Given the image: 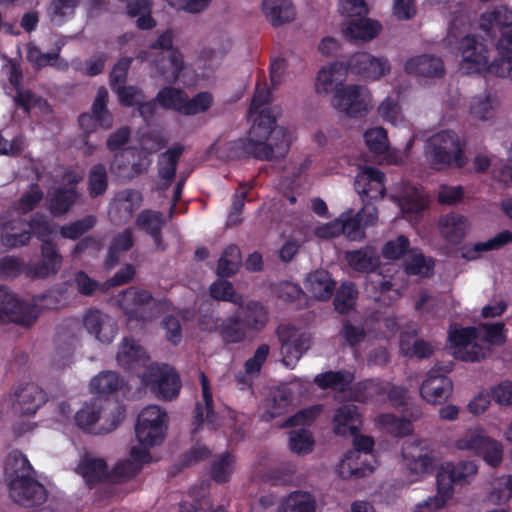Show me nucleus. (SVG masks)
I'll list each match as a JSON object with an SVG mask.
<instances>
[{
	"label": "nucleus",
	"mask_w": 512,
	"mask_h": 512,
	"mask_svg": "<svg viewBox=\"0 0 512 512\" xmlns=\"http://www.w3.org/2000/svg\"><path fill=\"white\" fill-rule=\"evenodd\" d=\"M47 393L35 383L20 385L13 394L12 411L18 416H34L47 402Z\"/></svg>",
	"instance_id": "nucleus-14"
},
{
	"label": "nucleus",
	"mask_w": 512,
	"mask_h": 512,
	"mask_svg": "<svg viewBox=\"0 0 512 512\" xmlns=\"http://www.w3.org/2000/svg\"><path fill=\"white\" fill-rule=\"evenodd\" d=\"M213 104V96L210 92L203 91L194 95L191 99L185 93L180 114L193 116L208 111Z\"/></svg>",
	"instance_id": "nucleus-48"
},
{
	"label": "nucleus",
	"mask_w": 512,
	"mask_h": 512,
	"mask_svg": "<svg viewBox=\"0 0 512 512\" xmlns=\"http://www.w3.org/2000/svg\"><path fill=\"white\" fill-rule=\"evenodd\" d=\"M113 92L117 95L118 101L123 107H137L141 100L145 99L143 90L134 85H120L114 87Z\"/></svg>",
	"instance_id": "nucleus-61"
},
{
	"label": "nucleus",
	"mask_w": 512,
	"mask_h": 512,
	"mask_svg": "<svg viewBox=\"0 0 512 512\" xmlns=\"http://www.w3.org/2000/svg\"><path fill=\"white\" fill-rule=\"evenodd\" d=\"M335 285L330 273L324 269L309 273L305 281L306 289L314 298L322 301L331 298L335 291Z\"/></svg>",
	"instance_id": "nucleus-27"
},
{
	"label": "nucleus",
	"mask_w": 512,
	"mask_h": 512,
	"mask_svg": "<svg viewBox=\"0 0 512 512\" xmlns=\"http://www.w3.org/2000/svg\"><path fill=\"white\" fill-rule=\"evenodd\" d=\"M314 439L311 432L305 428L291 431L289 435V448L298 455H306L313 450Z\"/></svg>",
	"instance_id": "nucleus-58"
},
{
	"label": "nucleus",
	"mask_w": 512,
	"mask_h": 512,
	"mask_svg": "<svg viewBox=\"0 0 512 512\" xmlns=\"http://www.w3.org/2000/svg\"><path fill=\"white\" fill-rule=\"evenodd\" d=\"M31 239V232L27 229L26 220L18 217L9 220L3 225L1 243L8 248L21 247Z\"/></svg>",
	"instance_id": "nucleus-28"
},
{
	"label": "nucleus",
	"mask_w": 512,
	"mask_h": 512,
	"mask_svg": "<svg viewBox=\"0 0 512 512\" xmlns=\"http://www.w3.org/2000/svg\"><path fill=\"white\" fill-rule=\"evenodd\" d=\"M332 422L336 435H356L362 426V416L358 406L344 404L336 409Z\"/></svg>",
	"instance_id": "nucleus-21"
},
{
	"label": "nucleus",
	"mask_w": 512,
	"mask_h": 512,
	"mask_svg": "<svg viewBox=\"0 0 512 512\" xmlns=\"http://www.w3.org/2000/svg\"><path fill=\"white\" fill-rule=\"evenodd\" d=\"M402 456L411 472L425 474L433 470V458L418 444L404 446Z\"/></svg>",
	"instance_id": "nucleus-33"
},
{
	"label": "nucleus",
	"mask_w": 512,
	"mask_h": 512,
	"mask_svg": "<svg viewBox=\"0 0 512 512\" xmlns=\"http://www.w3.org/2000/svg\"><path fill=\"white\" fill-rule=\"evenodd\" d=\"M78 469L89 488H93L98 483L110 481V472L103 459L84 458Z\"/></svg>",
	"instance_id": "nucleus-36"
},
{
	"label": "nucleus",
	"mask_w": 512,
	"mask_h": 512,
	"mask_svg": "<svg viewBox=\"0 0 512 512\" xmlns=\"http://www.w3.org/2000/svg\"><path fill=\"white\" fill-rule=\"evenodd\" d=\"M41 259L25 267L27 276L33 279H46L55 276L61 269L63 257L56 244L44 241L40 247Z\"/></svg>",
	"instance_id": "nucleus-16"
},
{
	"label": "nucleus",
	"mask_w": 512,
	"mask_h": 512,
	"mask_svg": "<svg viewBox=\"0 0 512 512\" xmlns=\"http://www.w3.org/2000/svg\"><path fill=\"white\" fill-rule=\"evenodd\" d=\"M255 114L257 116L253 120L249 135L255 136L258 140L265 141L268 144H273L275 147V141H272V134L282 127L275 126L277 118L272 108L259 109Z\"/></svg>",
	"instance_id": "nucleus-29"
},
{
	"label": "nucleus",
	"mask_w": 512,
	"mask_h": 512,
	"mask_svg": "<svg viewBox=\"0 0 512 512\" xmlns=\"http://www.w3.org/2000/svg\"><path fill=\"white\" fill-rule=\"evenodd\" d=\"M141 471V465L128 459L118 462L110 471V481L115 483L126 482Z\"/></svg>",
	"instance_id": "nucleus-64"
},
{
	"label": "nucleus",
	"mask_w": 512,
	"mask_h": 512,
	"mask_svg": "<svg viewBox=\"0 0 512 512\" xmlns=\"http://www.w3.org/2000/svg\"><path fill=\"white\" fill-rule=\"evenodd\" d=\"M242 323L248 331H261L268 322V311L259 301H249L242 306Z\"/></svg>",
	"instance_id": "nucleus-39"
},
{
	"label": "nucleus",
	"mask_w": 512,
	"mask_h": 512,
	"mask_svg": "<svg viewBox=\"0 0 512 512\" xmlns=\"http://www.w3.org/2000/svg\"><path fill=\"white\" fill-rule=\"evenodd\" d=\"M235 456L229 452H224L213 459L210 465V477L218 483L224 484L230 481L235 470Z\"/></svg>",
	"instance_id": "nucleus-43"
},
{
	"label": "nucleus",
	"mask_w": 512,
	"mask_h": 512,
	"mask_svg": "<svg viewBox=\"0 0 512 512\" xmlns=\"http://www.w3.org/2000/svg\"><path fill=\"white\" fill-rule=\"evenodd\" d=\"M218 334L225 345L240 344L247 338L248 330L242 323L240 312L221 321Z\"/></svg>",
	"instance_id": "nucleus-32"
},
{
	"label": "nucleus",
	"mask_w": 512,
	"mask_h": 512,
	"mask_svg": "<svg viewBox=\"0 0 512 512\" xmlns=\"http://www.w3.org/2000/svg\"><path fill=\"white\" fill-rule=\"evenodd\" d=\"M97 218L94 215H87L79 220L60 227L59 233L62 238L78 240L95 227Z\"/></svg>",
	"instance_id": "nucleus-50"
},
{
	"label": "nucleus",
	"mask_w": 512,
	"mask_h": 512,
	"mask_svg": "<svg viewBox=\"0 0 512 512\" xmlns=\"http://www.w3.org/2000/svg\"><path fill=\"white\" fill-rule=\"evenodd\" d=\"M341 324L338 335L350 348H356L365 340L366 331L363 325H354L349 319H343Z\"/></svg>",
	"instance_id": "nucleus-60"
},
{
	"label": "nucleus",
	"mask_w": 512,
	"mask_h": 512,
	"mask_svg": "<svg viewBox=\"0 0 512 512\" xmlns=\"http://www.w3.org/2000/svg\"><path fill=\"white\" fill-rule=\"evenodd\" d=\"M281 344L282 363L293 369L311 346L310 336L300 332L295 326L281 324L276 330Z\"/></svg>",
	"instance_id": "nucleus-11"
},
{
	"label": "nucleus",
	"mask_w": 512,
	"mask_h": 512,
	"mask_svg": "<svg viewBox=\"0 0 512 512\" xmlns=\"http://www.w3.org/2000/svg\"><path fill=\"white\" fill-rule=\"evenodd\" d=\"M252 187V184L246 182L239 184L232 198L230 212L227 217V225L234 226L241 223L242 218L240 215L243 211L247 194Z\"/></svg>",
	"instance_id": "nucleus-56"
},
{
	"label": "nucleus",
	"mask_w": 512,
	"mask_h": 512,
	"mask_svg": "<svg viewBox=\"0 0 512 512\" xmlns=\"http://www.w3.org/2000/svg\"><path fill=\"white\" fill-rule=\"evenodd\" d=\"M465 142L452 130H441L428 138L425 156L431 167L441 171L450 167L463 168L467 164Z\"/></svg>",
	"instance_id": "nucleus-5"
},
{
	"label": "nucleus",
	"mask_w": 512,
	"mask_h": 512,
	"mask_svg": "<svg viewBox=\"0 0 512 512\" xmlns=\"http://www.w3.org/2000/svg\"><path fill=\"white\" fill-rule=\"evenodd\" d=\"M385 174L376 167H366L356 176L354 186L357 193L369 199H382L386 194Z\"/></svg>",
	"instance_id": "nucleus-19"
},
{
	"label": "nucleus",
	"mask_w": 512,
	"mask_h": 512,
	"mask_svg": "<svg viewBox=\"0 0 512 512\" xmlns=\"http://www.w3.org/2000/svg\"><path fill=\"white\" fill-rule=\"evenodd\" d=\"M174 33L172 29H167L158 38L149 45L150 49L170 51L168 58L171 74L174 80H177L184 70V60L181 51L173 46Z\"/></svg>",
	"instance_id": "nucleus-26"
},
{
	"label": "nucleus",
	"mask_w": 512,
	"mask_h": 512,
	"mask_svg": "<svg viewBox=\"0 0 512 512\" xmlns=\"http://www.w3.org/2000/svg\"><path fill=\"white\" fill-rule=\"evenodd\" d=\"M241 262L240 250L236 245L227 246L218 260L216 273L221 278H228L237 273Z\"/></svg>",
	"instance_id": "nucleus-46"
},
{
	"label": "nucleus",
	"mask_w": 512,
	"mask_h": 512,
	"mask_svg": "<svg viewBox=\"0 0 512 512\" xmlns=\"http://www.w3.org/2000/svg\"><path fill=\"white\" fill-rule=\"evenodd\" d=\"M405 71L418 77L441 78L445 74L444 63L434 55L422 54L408 59Z\"/></svg>",
	"instance_id": "nucleus-22"
},
{
	"label": "nucleus",
	"mask_w": 512,
	"mask_h": 512,
	"mask_svg": "<svg viewBox=\"0 0 512 512\" xmlns=\"http://www.w3.org/2000/svg\"><path fill=\"white\" fill-rule=\"evenodd\" d=\"M185 92L179 88L165 86L156 94L158 104L166 110H174L180 114Z\"/></svg>",
	"instance_id": "nucleus-53"
},
{
	"label": "nucleus",
	"mask_w": 512,
	"mask_h": 512,
	"mask_svg": "<svg viewBox=\"0 0 512 512\" xmlns=\"http://www.w3.org/2000/svg\"><path fill=\"white\" fill-rule=\"evenodd\" d=\"M451 379L440 373L438 368H432L420 386V395L428 403L444 402L452 393Z\"/></svg>",
	"instance_id": "nucleus-18"
},
{
	"label": "nucleus",
	"mask_w": 512,
	"mask_h": 512,
	"mask_svg": "<svg viewBox=\"0 0 512 512\" xmlns=\"http://www.w3.org/2000/svg\"><path fill=\"white\" fill-rule=\"evenodd\" d=\"M273 144L258 140L255 136L249 135L223 144L219 151L223 157L228 160L255 158L261 161L280 160L284 158L291 146V136L286 128H281L273 132Z\"/></svg>",
	"instance_id": "nucleus-4"
},
{
	"label": "nucleus",
	"mask_w": 512,
	"mask_h": 512,
	"mask_svg": "<svg viewBox=\"0 0 512 512\" xmlns=\"http://www.w3.org/2000/svg\"><path fill=\"white\" fill-rule=\"evenodd\" d=\"M434 260L422 253L412 255L404 264L407 275L430 277L434 272Z\"/></svg>",
	"instance_id": "nucleus-52"
},
{
	"label": "nucleus",
	"mask_w": 512,
	"mask_h": 512,
	"mask_svg": "<svg viewBox=\"0 0 512 512\" xmlns=\"http://www.w3.org/2000/svg\"><path fill=\"white\" fill-rule=\"evenodd\" d=\"M184 152L182 144H174L158 157V176L170 185L175 178L178 162Z\"/></svg>",
	"instance_id": "nucleus-35"
},
{
	"label": "nucleus",
	"mask_w": 512,
	"mask_h": 512,
	"mask_svg": "<svg viewBox=\"0 0 512 512\" xmlns=\"http://www.w3.org/2000/svg\"><path fill=\"white\" fill-rule=\"evenodd\" d=\"M354 380V375L348 371H327L317 374L314 383L321 389H332L337 392L346 391Z\"/></svg>",
	"instance_id": "nucleus-41"
},
{
	"label": "nucleus",
	"mask_w": 512,
	"mask_h": 512,
	"mask_svg": "<svg viewBox=\"0 0 512 512\" xmlns=\"http://www.w3.org/2000/svg\"><path fill=\"white\" fill-rule=\"evenodd\" d=\"M467 218L457 213L447 214L441 220V233L452 244H459L466 235Z\"/></svg>",
	"instance_id": "nucleus-40"
},
{
	"label": "nucleus",
	"mask_w": 512,
	"mask_h": 512,
	"mask_svg": "<svg viewBox=\"0 0 512 512\" xmlns=\"http://www.w3.org/2000/svg\"><path fill=\"white\" fill-rule=\"evenodd\" d=\"M86 331L104 344L111 343L117 335L115 319L98 309H89L83 316Z\"/></svg>",
	"instance_id": "nucleus-17"
},
{
	"label": "nucleus",
	"mask_w": 512,
	"mask_h": 512,
	"mask_svg": "<svg viewBox=\"0 0 512 512\" xmlns=\"http://www.w3.org/2000/svg\"><path fill=\"white\" fill-rule=\"evenodd\" d=\"M123 379L117 372L103 371L90 381V390L93 394L107 396L120 390Z\"/></svg>",
	"instance_id": "nucleus-42"
},
{
	"label": "nucleus",
	"mask_w": 512,
	"mask_h": 512,
	"mask_svg": "<svg viewBox=\"0 0 512 512\" xmlns=\"http://www.w3.org/2000/svg\"><path fill=\"white\" fill-rule=\"evenodd\" d=\"M364 141L374 154H383L389 148L387 132L382 127H374L364 133Z\"/></svg>",
	"instance_id": "nucleus-59"
},
{
	"label": "nucleus",
	"mask_w": 512,
	"mask_h": 512,
	"mask_svg": "<svg viewBox=\"0 0 512 512\" xmlns=\"http://www.w3.org/2000/svg\"><path fill=\"white\" fill-rule=\"evenodd\" d=\"M478 328L461 327L451 324L448 330L447 344L453 349V356L464 362H477L484 358L482 347L475 342L479 338Z\"/></svg>",
	"instance_id": "nucleus-10"
},
{
	"label": "nucleus",
	"mask_w": 512,
	"mask_h": 512,
	"mask_svg": "<svg viewBox=\"0 0 512 512\" xmlns=\"http://www.w3.org/2000/svg\"><path fill=\"white\" fill-rule=\"evenodd\" d=\"M358 298V290L353 282H344L336 290L333 305L336 312L345 315L351 312Z\"/></svg>",
	"instance_id": "nucleus-44"
},
{
	"label": "nucleus",
	"mask_w": 512,
	"mask_h": 512,
	"mask_svg": "<svg viewBox=\"0 0 512 512\" xmlns=\"http://www.w3.org/2000/svg\"><path fill=\"white\" fill-rule=\"evenodd\" d=\"M347 73L358 75L363 79L378 80L390 71L386 58L375 57L367 52H357L345 63Z\"/></svg>",
	"instance_id": "nucleus-15"
},
{
	"label": "nucleus",
	"mask_w": 512,
	"mask_h": 512,
	"mask_svg": "<svg viewBox=\"0 0 512 512\" xmlns=\"http://www.w3.org/2000/svg\"><path fill=\"white\" fill-rule=\"evenodd\" d=\"M346 38L350 40H371L380 33L381 24L378 21L359 16L348 21L342 28Z\"/></svg>",
	"instance_id": "nucleus-30"
},
{
	"label": "nucleus",
	"mask_w": 512,
	"mask_h": 512,
	"mask_svg": "<svg viewBox=\"0 0 512 512\" xmlns=\"http://www.w3.org/2000/svg\"><path fill=\"white\" fill-rule=\"evenodd\" d=\"M116 360L125 370H133L136 365L145 363L147 355L143 347L133 338H123Z\"/></svg>",
	"instance_id": "nucleus-31"
},
{
	"label": "nucleus",
	"mask_w": 512,
	"mask_h": 512,
	"mask_svg": "<svg viewBox=\"0 0 512 512\" xmlns=\"http://www.w3.org/2000/svg\"><path fill=\"white\" fill-rule=\"evenodd\" d=\"M333 107L350 118L365 116L373 107L369 89L363 85L341 86L333 96Z\"/></svg>",
	"instance_id": "nucleus-8"
},
{
	"label": "nucleus",
	"mask_w": 512,
	"mask_h": 512,
	"mask_svg": "<svg viewBox=\"0 0 512 512\" xmlns=\"http://www.w3.org/2000/svg\"><path fill=\"white\" fill-rule=\"evenodd\" d=\"M135 224L150 236H158L165 225V219L161 212L145 209L137 215Z\"/></svg>",
	"instance_id": "nucleus-51"
},
{
	"label": "nucleus",
	"mask_w": 512,
	"mask_h": 512,
	"mask_svg": "<svg viewBox=\"0 0 512 512\" xmlns=\"http://www.w3.org/2000/svg\"><path fill=\"white\" fill-rule=\"evenodd\" d=\"M353 436V449L345 453L344 458L341 461L340 473L342 476L347 473L349 476L356 478L365 477L367 474L373 472L374 466L368 464L366 459L362 460V456L366 458L370 454L374 447V439L370 436L359 435V432Z\"/></svg>",
	"instance_id": "nucleus-12"
},
{
	"label": "nucleus",
	"mask_w": 512,
	"mask_h": 512,
	"mask_svg": "<svg viewBox=\"0 0 512 512\" xmlns=\"http://www.w3.org/2000/svg\"><path fill=\"white\" fill-rule=\"evenodd\" d=\"M101 416V407L96 401L91 403H85L84 406L78 410L74 416L75 423L83 432L89 434H107L121 424L124 419V413L117 409L116 412L111 415V422L108 427L99 426L98 421Z\"/></svg>",
	"instance_id": "nucleus-13"
},
{
	"label": "nucleus",
	"mask_w": 512,
	"mask_h": 512,
	"mask_svg": "<svg viewBox=\"0 0 512 512\" xmlns=\"http://www.w3.org/2000/svg\"><path fill=\"white\" fill-rule=\"evenodd\" d=\"M167 413L158 405L145 407L137 418L135 433L138 441L144 446L160 444L167 430Z\"/></svg>",
	"instance_id": "nucleus-7"
},
{
	"label": "nucleus",
	"mask_w": 512,
	"mask_h": 512,
	"mask_svg": "<svg viewBox=\"0 0 512 512\" xmlns=\"http://www.w3.org/2000/svg\"><path fill=\"white\" fill-rule=\"evenodd\" d=\"M341 225L340 230L342 235H345L352 241L360 240L364 237V225H362V219L357 216V213H353L349 210L340 215Z\"/></svg>",
	"instance_id": "nucleus-54"
},
{
	"label": "nucleus",
	"mask_w": 512,
	"mask_h": 512,
	"mask_svg": "<svg viewBox=\"0 0 512 512\" xmlns=\"http://www.w3.org/2000/svg\"><path fill=\"white\" fill-rule=\"evenodd\" d=\"M79 197L75 187H58L49 196L48 208L54 216L66 214Z\"/></svg>",
	"instance_id": "nucleus-37"
},
{
	"label": "nucleus",
	"mask_w": 512,
	"mask_h": 512,
	"mask_svg": "<svg viewBox=\"0 0 512 512\" xmlns=\"http://www.w3.org/2000/svg\"><path fill=\"white\" fill-rule=\"evenodd\" d=\"M481 331V340L491 345H502L506 341L505 324L497 323H481L478 332Z\"/></svg>",
	"instance_id": "nucleus-63"
},
{
	"label": "nucleus",
	"mask_w": 512,
	"mask_h": 512,
	"mask_svg": "<svg viewBox=\"0 0 512 512\" xmlns=\"http://www.w3.org/2000/svg\"><path fill=\"white\" fill-rule=\"evenodd\" d=\"M490 437L483 434L481 430L469 429L464 435L456 441V447L459 450H471L477 455L481 453L484 446L488 444Z\"/></svg>",
	"instance_id": "nucleus-57"
},
{
	"label": "nucleus",
	"mask_w": 512,
	"mask_h": 512,
	"mask_svg": "<svg viewBox=\"0 0 512 512\" xmlns=\"http://www.w3.org/2000/svg\"><path fill=\"white\" fill-rule=\"evenodd\" d=\"M347 75V67L345 63L335 61L327 67H323L316 78V91L318 93L328 94L340 89Z\"/></svg>",
	"instance_id": "nucleus-23"
},
{
	"label": "nucleus",
	"mask_w": 512,
	"mask_h": 512,
	"mask_svg": "<svg viewBox=\"0 0 512 512\" xmlns=\"http://www.w3.org/2000/svg\"><path fill=\"white\" fill-rule=\"evenodd\" d=\"M62 295L49 290L32 297V303L20 301L7 287L0 284V323L12 322L24 327L32 326L42 310H55L62 306Z\"/></svg>",
	"instance_id": "nucleus-3"
},
{
	"label": "nucleus",
	"mask_w": 512,
	"mask_h": 512,
	"mask_svg": "<svg viewBox=\"0 0 512 512\" xmlns=\"http://www.w3.org/2000/svg\"><path fill=\"white\" fill-rule=\"evenodd\" d=\"M108 188V175L104 164H94L88 173V192L91 198L103 195Z\"/></svg>",
	"instance_id": "nucleus-49"
},
{
	"label": "nucleus",
	"mask_w": 512,
	"mask_h": 512,
	"mask_svg": "<svg viewBox=\"0 0 512 512\" xmlns=\"http://www.w3.org/2000/svg\"><path fill=\"white\" fill-rule=\"evenodd\" d=\"M134 246V235L130 228L117 233L111 240L105 258V267L107 269L114 268L120 258L122 252L130 250Z\"/></svg>",
	"instance_id": "nucleus-38"
},
{
	"label": "nucleus",
	"mask_w": 512,
	"mask_h": 512,
	"mask_svg": "<svg viewBox=\"0 0 512 512\" xmlns=\"http://www.w3.org/2000/svg\"><path fill=\"white\" fill-rule=\"evenodd\" d=\"M210 296L217 301L233 303L239 307L244 304L242 295L238 294L232 283L225 279H218L209 286Z\"/></svg>",
	"instance_id": "nucleus-47"
},
{
	"label": "nucleus",
	"mask_w": 512,
	"mask_h": 512,
	"mask_svg": "<svg viewBox=\"0 0 512 512\" xmlns=\"http://www.w3.org/2000/svg\"><path fill=\"white\" fill-rule=\"evenodd\" d=\"M143 384L164 401L175 399L181 389V380L176 370L167 364L151 365L142 377Z\"/></svg>",
	"instance_id": "nucleus-9"
},
{
	"label": "nucleus",
	"mask_w": 512,
	"mask_h": 512,
	"mask_svg": "<svg viewBox=\"0 0 512 512\" xmlns=\"http://www.w3.org/2000/svg\"><path fill=\"white\" fill-rule=\"evenodd\" d=\"M480 28L494 42L499 58L489 63L487 45L474 35H466L459 47L464 68L469 73H489L512 80V9L500 5L485 11Z\"/></svg>",
	"instance_id": "nucleus-1"
},
{
	"label": "nucleus",
	"mask_w": 512,
	"mask_h": 512,
	"mask_svg": "<svg viewBox=\"0 0 512 512\" xmlns=\"http://www.w3.org/2000/svg\"><path fill=\"white\" fill-rule=\"evenodd\" d=\"M129 301L133 303L132 308H125V314L129 321L146 322L150 320L151 317L144 314L143 308L155 302L151 292L145 289L129 288L123 294L122 305L124 306Z\"/></svg>",
	"instance_id": "nucleus-24"
},
{
	"label": "nucleus",
	"mask_w": 512,
	"mask_h": 512,
	"mask_svg": "<svg viewBox=\"0 0 512 512\" xmlns=\"http://www.w3.org/2000/svg\"><path fill=\"white\" fill-rule=\"evenodd\" d=\"M345 259L351 269L359 273H372L380 266V257L375 248L365 246L347 251Z\"/></svg>",
	"instance_id": "nucleus-25"
},
{
	"label": "nucleus",
	"mask_w": 512,
	"mask_h": 512,
	"mask_svg": "<svg viewBox=\"0 0 512 512\" xmlns=\"http://www.w3.org/2000/svg\"><path fill=\"white\" fill-rule=\"evenodd\" d=\"M200 384L204 404L197 402L194 408L193 433H196L204 424L207 423L211 429H216L217 415L213 407L212 391L208 377L204 372H200Z\"/></svg>",
	"instance_id": "nucleus-20"
},
{
	"label": "nucleus",
	"mask_w": 512,
	"mask_h": 512,
	"mask_svg": "<svg viewBox=\"0 0 512 512\" xmlns=\"http://www.w3.org/2000/svg\"><path fill=\"white\" fill-rule=\"evenodd\" d=\"M262 9L274 27L291 22L295 17L291 0H263Z\"/></svg>",
	"instance_id": "nucleus-34"
},
{
	"label": "nucleus",
	"mask_w": 512,
	"mask_h": 512,
	"mask_svg": "<svg viewBox=\"0 0 512 512\" xmlns=\"http://www.w3.org/2000/svg\"><path fill=\"white\" fill-rule=\"evenodd\" d=\"M477 465L473 461L446 462L437 473V495L430 497L416 506V512L424 509L437 510L443 508L453 495L455 484L464 485L477 473Z\"/></svg>",
	"instance_id": "nucleus-6"
},
{
	"label": "nucleus",
	"mask_w": 512,
	"mask_h": 512,
	"mask_svg": "<svg viewBox=\"0 0 512 512\" xmlns=\"http://www.w3.org/2000/svg\"><path fill=\"white\" fill-rule=\"evenodd\" d=\"M410 240L405 235H398L388 240L382 247V256L388 260H398L408 253Z\"/></svg>",
	"instance_id": "nucleus-62"
},
{
	"label": "nucleus",
	"mask_w": 512,
	"mask_h": 512,
	"mask_svg": "<svg viewBox=\"0 0 512 512\" xmlns=\"http://www.w3.org/2000/svg\"><path fill=\"white\" fill-rule=\"evenodd\" d=\"M315 500L307 492L296 491L284 499L279 512H315Z\"/></svg>",
	"instance_id": "nucleus-45"
},
{
	"label": "nucleus",
	"mask_w": 512,
	"mask_h": 512,
	"mask_svg": "<svg viewBox=\"0 0 512 512\" xmlns=\"http://www.w3.org/2000/svg\"><path fill=\"white\" fill-rule=\"evenodd\" d=\"M108 92L100 87L92 104V114L97 117L100 127L109 129L113 124V116L107 109Z\"/></svg>",
	"instance_id": "nucleus-55"
},
{
	"label": "nucleus",
	"mask_w": 512,
	"mask_h": 512,
	"mask_svg": "<svg viewBox=\"0 0 512 512\" xmlns=\"http://www.w3.org/2000/svg\"><path fill=\"white\" fill-rule=\"evenodd\" d=\"M5 480L11 499L24 507L41 505L46 501V488L36 480L28 458L19 450L11 451L4 464Z\"/></svg>",
	"instance_id": "nucleus-2"
}]
</instances>
